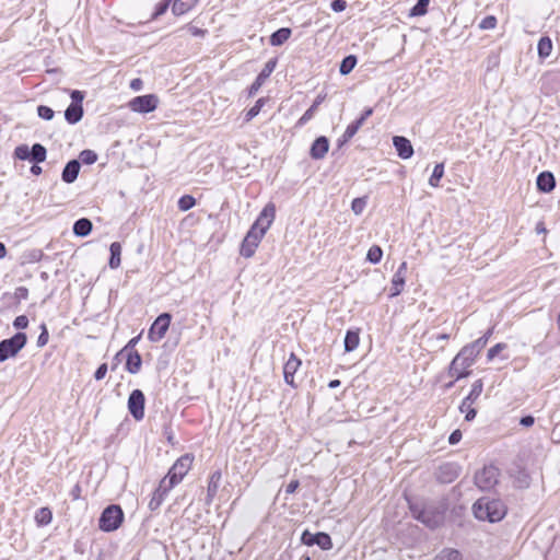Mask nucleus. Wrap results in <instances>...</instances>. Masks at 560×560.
<instances>
[{
  "mask_svg": "<svg viewBox=\"0 0 560 560\" xmlns=\"http://www.w3.org/2000/svg\"><path fill=\"white\" fill-rule=\"evenodd\" d=\"M475 516L491 523L501 521L506 514L504 503L499 499L480 498L472 506Z\"/></svg>",
  "mask_w": 560,
  "mask_h": 560,
  "instance_id": "f257e3e1",
  "label": "nucleus"
},
{
  "mask_svg": "<svg viewBox=\"0 0 560 560\" xmlns=\"http://www.w3.org/2000/svg\"><path fill=\"white\" fill-rule=\"evenodd\" d=\"M27 336L16 332L14 336L0 341V363L14 358L26 345Z\"/></svg>",
  "mask_w": 560,
  "mask_h": 560,
  "instance_id": "f03ea898",
  "label": "nucleus"
},
{
  "mask_svg": "<svg viewBox=\"0 0 560 560\" xmlns=\"http://www.w3.org/2000/svg\"><path fill=\"white\" fill-rule=\"evenodd\" d=\"M124 520V512L119 505H109L101 514L98 524L104 532L117 529Z\"/></svg>",
  "mask_w": 560,
  "mask_h": 560,
  "instance_id": "7ed1b4c3",
  "label": "nucleus"
},
{
  "mask_svg": "<svg viewBox=\"0 0 560 560\" xmlns=\"http://www.w3.org/2000/svg\"><path fill=\"white\" fill-rule=\"evenodd\" d=\"M192 464V456L185 454L180 456L168 470L165 478L170 481L171 486L179 483L186 474L189 471Z\"/></svg>",
  "mask_w": 560,
  "mask_h": 560,
  "instance_id": "20e7f679",
  "label": "nucleus"
},
{
  "mask_svg": "<svg viewBox=\"0 0 560 560\" xmlns=\"http://www.w3.org/2000/svg\"><path fill=\"white\" fill-rule=\"evenodd\" d=\"M159 104V97L154 94H147L133 97L129 103L128 107L140 114H147L155 110Z\"/></svg>",
  "mask_w": 560,
  "mask_h": 560,
  "instance_id": "39448f33",
  "label": "nucleus"
},
{
  "mask_svg": "<svg viewBox=\"0 0 560 560\" xmlns=\"http://www.w3.org/2000/svg\"><path fill=\"white\" fill-rule=\"evenodd\" d=\"M499 470L490 465L485 466L475 475V483L481 490H489L498 482Z\"/></svg>",
  "mask_w": 560,
  "mask_h": 560,
  "instance_id": "423d86ee",
  "label": "nucleus"
},
{
  "mask_svg": "<svg viewBox=\"0 0 560 560\" xmlns=\"http://www.w3.org/2000/svg\"><path fill=\"white\" fill-rule=\"evenodd\" d=\"M145 397L142 390L133 389L128 397V410L135 420L140 421L144 418Z\"/></svg>",
  "mask_w": 560,
  "mask_h": 560,
  "instance_id": "0eeeda50",
  "label": "nucleus"
},
{
  "mask_svg": "<svg viewBox=\"0 0 560 560\" xmlns=\"http://www.w3.org/2000/svg\"><path fill=\"white\" fill-rule=\"evenodd\" d=\"M262 237L264 234H261V232L256 231V228H250L242 242L240 249L241 255L245 258L252 257Z\"/></svg>",
  "mask_w": 560,
  "mask_h": 560,
  "instance_id": "6e6552de",
  "label": "nucleus"
},
{
  "mask_svg": "<svg viewBox=\"0 0 560 560\" xmlns=\"http://www.w3.org/2000/svg\"><path fill=\"white\" fill-rule=\"evenodd\" d=\"M471 366L472 363L470 361L457 353L451 362L448 375L454 377L456 381L467 377L471 373L469 370Z\"/></svg>",
  "mask_w": 560,
  "mask_h": 560,
  "instance_id": "1a4fd4ad",
  "label": "nucleus"
},
{
  "mask_svg": "<svg viewBox=\"0 0 560 560\" xmlns=\"http://www.w3.org/2000/svg\"><path fill=\"white\" fill-rule=\"evenodd\" d=\"M301 541L306 546L317 545L323 550H329L332 547L330 536L323 532L313 534L310 530L305 529L302 533Z\"/></svg>",
  "mask_w": 560,
  "mask_h": 560,
  "instance_id": "9d476101",
  "label": "nucleus"
},
{
  "mask_svg": "<svg viewBox=\"0 0 560 560\" xmlns=\"http://www.w3.org/2000/svg\"><path fill=\"white\" fill-rule=\"evenodd\" d=\"M171 315L168 313H163L154 320L151 328L149 329L148 337L151 341L156 342L160 341L166 334L170 324H171Z\"/></svg>",
  "mask_w": 560,
  "mask_h": 560,
  "instance_id": "9b49d317",
  "label": "nucleus"
},
{
  "mask_svg": "<svg viewBox=\"0 0 560 560\" xmlns=\"http://www.w3.org/2000/svg\"><path fill=\"white\" fill-rule=\"evenodd\" d=\"M276 214V208L272 203H268L262 211L260 212L257 220L254 222L252 228H256V231L261 232V234H266L267 230L270 228Z\"/></svg>",
  "mask_w": 560,
  "mask_h": 560,
  "instance_id": "f8f14e48",
  "label": "nucleus"
},
{
  "mask_svg": "<svg viewBox=\"0 0 560 560\" xmlns=\"http://www.w3.org/2000/svg\"><path fill=\"white\" fill-rule=\"evenodd\" d=\"M416 514V511H413ZM418 521L423 523L429 528H436L443 523V514L439 511H435L431 508H425L421 510L417 515H415Z\"/></svg>",
  "mask_w": 560,
  "mask_h": 560,
  "instance_id": "ddd939ff",
  "label": "nucleus"
},
{
  "mask_svg": "<svg viewBox=\"0 0 560 560\" xmlns=\"http://www.w3.org/2000/svg\"><path fill=\"white\" fill-rule=\"evenodd\" d=\"M175 486H171L170 481L164 477L161 481L159 487L153 492V495L149 502V509L151 511L158 510L163 501L165 500L167 493L174 488Z\"/></svg>",
  "mask_w": 560,
  "mask_h": 560,
  "instance_id": "4468645a",
  "label": "nucleus"
},
{
  "mask_svg": "<svg viewBox=\"0 0 560 560\" xmlns=\"http://www.w3.org/2000/svg\"><path fill=\"white\" fill-rule=\"evenodd\" d=\"M276 66H277V59H270L266 62L264 69L260 71V73L257 75L255 81L249 86V90H248L249 96H254L259 91V89L265 83V81L273 72Z\"/></svg>",
  "mask_w": 560,
  "mask_h": 560,
  "instance_id": "2eb2a0df",
  "label": "nucleus"
},
{
  "mask_svg": "<svg viewBox=\"0 0 560 560\" xmlns=\"http://www.w3.org/2000/svg\"><path fill=\"white\" fill-rule=\"evenodd\" d=\"M393 143L399 158L407 160L412 156L413 148L407 138L402 136H395L393 138Z\"/></svg>",
  "mask_w": 560,
  "mask_h": 560,
  "instance_id": "dca6fc26",
  "label": "nucleus"
},
{
  "mask_svg": "<svg viewBox=\"0 0 560 560\" xmlns=\"http://www.w3.org/2000/svg\"><path fill=\"white\" fill-rule=\"evenodd\" d=\"M300 365L301 361L295 357L294 353H291L290 358L283 366V375L287 384L294 386V374L296 373Z\"/></svg>",
  "mask_w": 560,
  "mask_h": 560,
  "instance_id": "f3484780",
  "label": "nucleus"
},
{
  "mask_svg": "<svg viewBox=\"0 0 560 560\" xmlns=\"http://www.w3.org/2000/svg\"><path fill=\"white\" fill-rule=\"evenodd\" d=\"M329 149V141L326 137H318L312 144L310 154L314 160L323 159Z\"/></svg>",
  "mask_w": 560,
  "mask_h": 560,
  "instance_id": "a211bd4d",
  "label": "nucleus"
},
{
  "mask_svg": "<svg viewBox=\"0 0 560 560\" xmlns=\"http://www.w3.org/2000/svg\"><path fill=\"white\" fill-rule=\"evenodd\" d=\"M458 477V467L454 464L447 463L441 465L438 472V479L441 482L448 483Z\"/></svg>",
  "mask_w": 560,
  "mask_h": 560,
  "instance_id": "6ab92c4d",
  "label": "nucleus"
},
{
  "mask_svg": "<svg viewBox=\"0 0 560 560\" xmlns=\"http://www.w3.org/2000/svg\"><path fill=\"white\" fill-rule=\"evenodd\" d=\"M80 168H81V165L78 160L69 161L62 171V174H61L62 180L67 184L73 183L78 178Z\"/></svg>",
  "mask_w": 560,
  "mask_h": 560,
  "instance_id": "aec40b11",
  "label": "nucleus"
},
{
  "mask_svg": "<svg viewBox=\"0 0 560 560\" xmlns=\"http://www.w3.org/2000/svg\"><path fill=\"white\" fill-rule=\"evenodd\" d=\"M537 188L542 192H550L556 186V179L552 173L541 172L537 177Z\"/></svg>",
  "mask_w": 560,
  "mask_h": 560,
  "instance_id": "412c9836",
  "label": "nucleus"
},
{
  "mask_svg": "<svg viewBox=\"0 0 560 560\" xmlns=\"http://www.w3.org/2000/svg\"><path fill=\"white\" fill-rule=\"evenodd\" d=\"M142 364L141 355L138 351H129L126 361V370L131 374H137Z\"/></svg>",
  "mask_w": 560,
  "mask_h": 560,
  "instance_id": "4be33fe9",
  "label": "nucleus"
},
{
  "mask_svg": "<svg viewBox=\"0 0 560 560\" xmlns=\"http://www.w3.org/2000/svg\"><path fill=\"white\" fill-rule=\"evenodd\" d=\"M198 0H173L172 12L175 15H183L191 10Z\"/></svg>",
  "mask_w": 560,
  "mask_h": 560,
  "instance_id": "5701e85b",
  "label": "nucleus"
},
{
  "mask_svg": "<svg viewBox=\"0 0 560 560\" xmlns=\"http://www.w3.org/2000/svg\"><path fill=\"white\" fill-rule=\"evenodd\" d=\"M82 116H83L82 105L70 104L65 112L66 120L72 125L79 122L82 119Z\"/></svg>",
  "mask_w": 560,
  "mask_h": 560,
  "instance_id": "b1692460",
  "label": "nucleus"
},
{
  "mask_svg": "<svg viewBox=\"0 0 560 560\" xmlns=\"http://www.w3.org/2000/svg\"><path fill=\"white\" fill-rule=\"evenodd\" d=\"M92 226H93L92 222L89 219H86V218L79 219L73 224V233L77 236L84 237L91 233Z\"/></svg>",
  "mask_w": 560,
  "mask_h": 560,
  "instance_id": "393cba45",
  "label": "nucleus"
},
{
  "mask_svg": "<svg viewBox=\"0 0 560 560\" xmlns=\"http://www.w3.org/2000/svg\"><path fill=\"white\" fill-rule=\"evenodd\" d=\"M325 100V95H317V97L315 98L314 103L312 104V106L302 115V117L299 119L298 121V125L299 126H303L305 125L308 120H311L316 110H317V107L324 102Z\"/></svg>",
  "mask_w": 560,
  "mask_h": 560,
  "instance_id": "a878e982",
  "label": "nucleus"
},
{
  "mask_svg": "<svg viewBox=\"0 0 560 560\" xmlns=\"http://www.w3.org/2000/svg\"><path fill=\"white\" fill-rule=\"evenodd\" d=\"M291 30L289 27H281L278 31L273 32L270 36V44L272 46H281L285 43L291 36Z\"/></svg>",
  "mask_w": 560,
  "mask_h": 560,
  "instance_id": "bb28decb",
  "label": "nucleus"
},
{
  "mask_svg": "<svg viewBox=\"0 0 560 560\" xmlns=\"http://www.w3.org/2000/svg\"><path fill=\"white\" fill-rule=\"evenodd\" d=\"M110 258L108 265L112 269H116L120 266L121 245L118 242L110 244Z\"/></svg>",
  "mask_w": 560,
  "mask_h": 560,
  "instance_id": "cd10ccee",
  "label": "nucleus"
},
{
  "mask_svg": "<svg viewBox=\"0 0 560 560\" xmlns=\"http://www.w3.org/2000/svg\"><path fill=\"white\" fill-rule=\"evenodd\" d=\"M47 150L40 143H35L31 148V161L34 163H42L46 160Z\"/></svg>",
  "mask_w": 560,
  "mask_h": 560,
  "instance_id": "c85d7f7f",
  "label": "nucleus"
},
{
  "mask_svg": "<svg viewBox=\"0 0 560 560\" xmlns=\"http://www.w3.org/2000/svg\"><path fill=\"white\" fill-rule=\"evenodd\" d=\"M482 389H483L482 381L481 380L475 381L471 386L470 393L468 394L467 397H465V404L466 405L474 404L480 397Z\"/></svg>",
  "mask_w": 560,
  "mask_h": 560,
  "instance_id": "c756f323",
  "label": "nucleus"
},
{
  "mask_svg": "<svg viewBox=\"0 0 560 560\" xmlns=\"http://www.w3.org/2000/svg\"><path fill=\"white\" fill-rule=\"evenodd\" d=\"M538 56L542 59L550 56L552 50V42L549 37H541L537 45Z\"/></svg>",
  "mask_w": 560,
  "mask_h": 560,
  "instance_id": "7c9ffc66",
  "label": "nucleus"
},
{
  "mask_svg": "<svg viewBox=\"0 0 560 560\" xmlns=\"http://www.w3.org/2000/svg\"><path fill=\"white\" fill-rule=\"evenodd\" d=\"M359 332L353 330H348L345 337V350L347 352H351L359 346Z\"/></svg>",
  "mask_w": 560,
  "mask_h": 560,
  "instance_id": "2f4dec72",
  "label": "nucleus"
},
{
  "mask_svg": "<svg viewBox=\"0 0 560 560\" xmlns=\"http://www.w3.org/2000/svg\"><path fill=\"white\" fill-rule=\"evenodd\" d=\"M220 480H221V472L214 471L211 475L209 483H208L207 492H208L209 499H212L217 494V491L220 486Z\"/></svg>",
  "mask_w": 560,
  "mask_h": 560,
  "instance_id": "473e14b6",
  "label": "nucleus"
},
{
  "mask_svg": "<svg viewBox=\"0 0 560 560\" xmlns=\"http://www.w3.org/2000/svg\"><path fill=\"white\" fill-rule=\"evenodd\" d=\"M355 65H357V57L353 55H349V56L345 57L343 60L341 61L340 67H339V72L342 75H346L353 70Z\"/></svg>",
  "mask_w": 560,
  "mask_h": 560,
  "instance_id": "72a5a7b5",
  "label": "nucleus"
},
{
  "mask_svg": "<svg viewBox=\"0 0 560 560\" xmlns=\"http://www.w3.org/2000/svg\"><path fill=\"white\" fill-rule=\"evenodd\" d=\"M444 175V164L439 163L434 166L431 177L429 178V185L432 187H439V183Z\"/></svg>",
  "mask_w": 560,
  "mask_h": 560,
  "instance_id": "f704fd0d",
  "label": "nucleus"
},
{
  "mask_svg": "<svg viewBox=\"0 0 560 560\" xmlns=\"http://www.w3.org/2000/svg\"><path fill=\"white\" fill-rule=\"evenodd\" d=\"M406 272H407V262L402 261L400 266L398 267V270L395 272L392 279V284L397 285H405V279H406Z\"/></svg>",
  "mask_w": 560,
  "mask_h": 560,
  "instance_id": "c9c22d12",
  "label": "nucleus"
},
{
  "mask_svg": "<svg viewBox=\"0 0 560 560\" xmlns=\"http://www.w3.org/2000/svg\"><path fill=\"white\" fill-rule=\"evenodd\" d=\"M52 515L48 508H42L37 511L35 520L39 525H47L51 522Z\"/></svg>",
  "mask_w": 560,
  "mask_h": 560,
  "instance_id": "e433bc0d",
  "label": "nucleus"
},
{
  "mask_svg": "<svg viewBox=\"0 0 560 560\" xmlns=\"http://www.w3.org/2000/svg\"><path fill=\"white\" fill-rule=\"evenodd\" d=\"M434 560H462V555L455 549L442 550Z\"/></svg>",
  "mask_w": 560,
  "mask_h": 560,
  "instance_id": "4c0bfd02",
  "label": "nucleus"
},
{
  "mask_svg": "<svg viewBox=\"0 0 560 560\" xmlns=\"http://www.w3.org/2000/svg\"><path fill=\"white\" fill-rule=\"evenodd\" d=\"M382 248L378 245H373L372 247H370L368 252L366 260L370 261L371 264H378L382 259Z\"/></svg>",
  "mask_w": 560,
  "mask_h": 560,
  "instance_id": "58836bf2",
  "label": "nucleus"
},
{
  "mask_svg": "<svg viewBox=\"0 0 560 560\" xmlns=\"http://www.w3.org/2000/svg\"><path fill=\"white\" fill-rule=\"evenodd\" d=\"M361 127V121L354 120L353 122H351L343 132L341 142H347L351 138H353Z\"/></svg>",
  "mask_w": 560,
  "mask_h": 560,
  "instance_id": "ea45409f",
  "label": "nucleus"
},
{
  "mask_svg": "<svg viewBox=\"0 0 560 560\" xmlns=\"http://www.w3.org/2000/svg\"><path fill=\"white\" fill-rule=\"evenodd\" d=\"M266 101L267 100L265 97H261V98L257 100L255 105L247 110V113L245 115V120L246 121H250L254 117H256L259 114V112L261 110V108L265 105Z\"/></svg>",
  "mask_w": 560,
  "mask_h": 560,
  "instance_id": "a19ab883",
  "label": "nucleus"
},
{
  "mask_svg": "<svg viewBox=\"0 0 560 560\" xmlns=\"http://www.w3.org/2000/svg\"><path fill=\"white\" fill-rule=\"evenodd\" d=\"M429 0H418L410 11L411 16L424 15L428 11Z\"/></svg>",
  "mask_w": 560,
  "mask_h": 560,
  "instance_id": "79ce46f5",
  "label": "nucleus"
},
{
  "mask_svg": "<svg viewBox=\"0 0 560 560\" xmlns=\"http://www.w3.org/2000/svg\"><path fill=\"white\" fill-rule=\"evenodd\" d=\"M195 205H196V200L190 195H184L178 200V208L182 211H187V210L191 209Z\"/></svg>",
  "mask_w": 560,
  "mask_h": 560,
  "instance_id": "37998d69",
  "label": "nucleus"
},
{
  "mask_svg": "<svg viewBox=\"0 0 560 560\" xmlns=\"http://www.w3.org/2000/svg\"><path fill=\"white\" fill-rule=\"evenodd\" d=\"M458 353L466 358L468 361H470L472 364L475 363L476 358L479 354L469 343L463 347Z\"/></svg>",
  "mask_w": 560,
  "mask_h": 560,
  "instance_id": "c03bdc74",
  "label": "nucleus"
},
{
  "mask_svg": "<svg viewBox=\"0 0 560 560\" xmlns=\"http://www.w3.org/2000/svg\"><path fill=\"white\" fill-rule=\"evenodd\" d=\"M472 405L474 404L466 405L464 399L459 406V410L460 412L465 413V419L467 421H471L477 415V410L472 407Z\"/></svg>",
  "mask_w": 560,
  "mask_h": 560,
  "instance_id": "a18cd8bd",
  "label": "nucleus"
},
{
  "mask_svg": "<svg viewBox=\"0 0 560 560\" xmlns=\"http://www.w3.org/2000/svg\"><path fill=\"white\" fill-rule=\"evenodd\" d=\"M14 156L19 160H30L31 161V149L26 144H21L15 148Z\"/></svg>",
  "mask_w": 560,
  "mask_h": 560,
  "instance_id": "49530a36",
  "label": "nucleus"
},
{
  "mask_svg": "<svg viewBox=\"0 0 560 560\" xmlns=\"http://www.w3.org/2000/svg\"><path fill=\"white\" fill-rule=\"evenodd\" d=\"M497 18L494 15H488L485 19H482L479 23L480 30H493L497 26Z\"/></svg>",
  "mask_w": 560,
  "mask_h": 560,
  "instance_id": "de8ad7c7",
  "label": "nucleus"
},
{
  "mask_svg": "<svg viewBox=\"0 0 560 560\" xmlns=\"http://www.w3.org/2000/svg\"><path fill=\"white\" fill-rule=\"evenodd\" d=\"M37 115L45 120H51L54 118L55 113L50 107L39 105L37 107Z\"/></svg>",
  "mask_w": 560,
  "mask_h": 560,
  "instance_id": "09e8293b",
  "label": "nucleus"
},
{
  "mask_svg": "<svg viewBox=\"0 0 560 560\" xmlns=\"http://www.w3.org/2000/svg\"><path fill=\"white\" fill-rule=\"evenodd\" d=\"M80 159L84 164H93L97 160V155L94 151L83 150L80 153Z\"/></svg>",
  "mask_w": 560,
  "mask_h": 560,
  "instance_id": "8fccbe9b",
  "label": "nucleus"
},
{
  "mask_svg": "<svg viewBox=\"0 0 560 560\" xmlns=\"http://www.w3.org/2000/svg\"><path fill=\"white\" fill-rule=\"evenodd\" d=\"M171 3H172V0H164L160 3H158L155 7V11L152 15V19H158L159 16L163 15L167 11Z\"/></svg>",
  "mask_w": 560,
  "mask_h": 560,
  "instance_id": "3c124183",
  "label": "nucleus"
},
{
  "mask_svg": "<svg viewBox=\"0 0 560 560\" xmlns=\"http://www.w3.org/2000/svg\"><path fill=\"white\" fill-rule=\"evenodd\" d=\"M366 206L365 198H355L351 203V209L355 214H361Z\"/></svg>",
  "mask_w": 560,
  "mask_h": 560,
  "instance_id": "603ef678",
  "label": "nucleus"
},
{
  "mask_svg": "<svg viewBox=\"0 0 560 560\" xmlns=\"http://www.w3.org/2000/svg\"><path fill=\"white\" fill-rule=\"evenodd\" d=\"M506 348L505 343H497L488 350L487 358L489 361L494 359L503 349Z\"/></svg>",
  "mask_w": 560,
  "mask_h": 560,
  "instance_id": "864d4df0",
  "label": "nucleus"
},
{
  "mask_svg": "<svg viewBox=\"0 0 560 560\" xmlns=\"http://www.w3.org/2000/svg\"><path fill=\"white\" fill-rule=\"evenodd\" d=\"M488 342V336H482L480 338H478L477 340H475L474 342L469 343L471 347H474V349L480 353V351L486 347Z\"/></svg>",
  "mask_w": 560,
  "mask_h": 560,
  "instance_id": "5fc2aeb1",
  "label": "nucleus"
},
{
  "mask_svg": "<svg viewBox=\"0 0 560 560\" xmlns=\"http://www.w3.org/2000/svg\"><path fill=\"white\" fill-rule=\"evenodd\" d=\"M48 339H49L48 330H47L46 326L43 324L42 325V332H40V335L38 336V339H37V346L38 347L46 346L47 342H48Z\"/></svg>",
  "mask_w": 560,
  "mask_h": 560,
  "instance_id": "6e6d98bb",
  "label": "nucleus"
},
{
  "mask_svg": "<svg viewBox=\"0 0 560 560\" xmlns=\"http://www.w3.org/2000/svg\"><path fill=\"white\" fill-rule=\"evenodd\" d=\"M28 325V318L25 316V315H20L18 317H15L14 322H13V326L16 328V329H25Z\"/></svg>",
  "mask_w": 560,
  "mask_h": 560,
  "instance_id": "4d7b16f0",
  "label": "nucleus"
},
{
  "mask_svg": "<svg viewBox=\"0 0 560 560\" xmlns=\"http://www.w3.org/2000/svg\"><path fill=\"white\" fill-rule=\"evenodd\" d=\"M83 98H84L83 92H81L79 90H73L71 92V100H72L71 104H73V105H82Z\"/></svg>",
  "mask_w": 560,
  "mask_h": 560,
  "instance_id": "13d9d810",
  "label": "nucleus"
},
{
  "mask_svg": "<svg viewBox=\"0 0 560 560\" xmlns=\"http://www.w3.org/2000/svg\"><path fill=\"white\" fill-rule=\"evenodd\" d=\"M332 11L335 12H342L347 8V1L346 0H332L330 4Z\"/></svg>",
  "mask_w": 560,
  "mask_h": 560,
  "instance_id": "bf43d9fd",
  "label": "nucleus"
},
{
  "mask_svg": "<svg viewBox=\"0 0 560 560\" xmlns=\"http://www.w3.org/2000/svg\"><path fill=\"white\" fill-rule=\"evenodd\" d=\"M108 366L106 363L101 364L94 373V377L96 381H101L105 377L107 373Z\"/></svg>",
  "mask_w": 560,
  "mask_h": 560,
  "instance_id": "052dcab7",
  "label": "nucleus"
},
{
  "mask_svg": "<svg viewBox=\"0 0 560 560\" xmlns=\"http://www.w3.org/2000/svg\"><path fill=\"white\" fill-rule=\"evenodd\" d=\"M15 296L19 300H26L28 298V290L25 287H19L15 290Z\"/></svg>",
  "mask_w": 560,
  "mask_h": 560,
  "instance_id": "680f3d73",
  "label": "nucleus"
},
{
  "mask_svg": "<svg viewBox=\"0 0 560 560\" xmlns=\"http://www.w3.org/2000/svg\"><path fill=\"white\" fill-rule=\"evenodd\" d=\"M460 439H462V432L459 430H455L451 433V435L448 438V442H450V444L455 445L460 441Z\"/></svg>",
  "mask_w": 560,
  "mask_h": 560,
  "instance_id": "e2e57ef3",
  "label": "nucleus"
},
{
  "mask_svg": "<svg viewBox=\"0 0 560 560\" xmlns=\"http://www.w3.org/2000/svg\"><path fill=\"white\" fill-rule=\"evenodd\" d=\"M187 31L192 36H203L206 31L195 26V25H187Z\"/></svg>",
  "mask_w": 560,
  "mask_h": 560,
  "instance_id": "0e129e2a",
  "label": "nucleus"
},
{
  "mask_svg": "<svg viewBox=\"0 0 560 560\" xmlns=\"http://www.w3.org/2000/svg\"><path fill=\"white\" fill-rule=\"evenodd\" d=\"M535 423V418L530 415L522 417L520 420V424L526 428L532 427Z\"/></svg>",
  "mask_w": 560,
  "mask_h": 560,
  "instance_id": "69168bd1",
  "label": "nucleus"
},
{
  "mask_svg": "<svg viewBox=\"0 0 560 560\" xmlns=\"http://www.w3.org/2000/svg\"><path fill=\"white\" fill-rule=\"evenodd\" d=\"M299 486H300L299 480H291L285 488V492L288 494H291V493L295 492V490L299 488Z\"/></svg>",
  "mask_w": 560,
  "mask_h": 560,
  "instance_id": "338daca9",
  "label": "nucleus"
},
{
  "mask_svg": "<svg viewBox=\"0 0 560 560\" xmlns=\"http://www.w3.org/2000/svg\"><path fill=\"white\" fill-rule=\"evenodd\" d=\"M372 114H373V108L369 107V108H366V109L362 113V115H361L357 120H358V121H361V125L363 126V124L365 122V120H366L370 116H372Z\"/></svg>",
  "mask_w": 560,
  "mask_h": 560,
  "instance_id": "774afa93",
  "label": "nucleus"
}]
</instances>
